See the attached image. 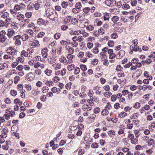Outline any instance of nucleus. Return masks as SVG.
Here are the masks:
<instances>
[{"label": "nucleus", "mask_w": 155, "mask_h": 155, "mask_svg": "<svg viewBox=\"0 0 155 155\" xmlns=\"http://www.w3.org/2000/svg\"><path fill=\"white\" fill-rule=\"evenodd\" d=\"M12 21V19L10 17L6 18L4 21L0 20V27H4L7 28L9 25L11 24Z\"/></svg>", "instance_id": "obj_1"}, {"label": "nucleus", "mask_w": 155, "mask_h": 155, "mask_svg": "<svg viewBox=\"0 0 155 155\" xmlns=\"http://www.w3.org/2000/svg\"><path fill=\"white\" fill-rule=\"evenodd\" d=\"M46 15L49 19L51 20H54L56 17V12L53 9H48L46 11Z\"/></svg>", "instance_id": "obj_2"}, {"label": "nucleus", "mask_w": 155, "mask_h": 155, "mask_svg": "<svg viewBox=\"0 0 155 155\" xmlns=\"http://www.w3.org/2000/svg\"><path fill=\"white\" fill-rule=\"evenodd\" d=\"M40 56H37L35 57H34L33 58V63L34 67L35 68H37L39 67V62L37 60L39 59Z\"/></svg>", "instance_id": "obj_3"}, {"label": "nucleus", "mask_w": 155, "mask_h": 155, "mask_svg": "<svg viewBox=\"0 0 155 155\" xmlns=\"http://www.w3.org/2000/svg\"><path fill=\"white\" fill-rule=\"evenodd\" d=\"M7 53L10 55H12V57H13L17 53V51L12 47H10L7 51Z\"/></svg>", "instance_id": "obj_4"}, {"label": "nucleus", "mask_w": 155, "mask_h": 155, "mask_svg": "<svg viewBox=\"0 0 155 155\" xmlns=\"http://www.w3.org/2000/svg\"><path fill=\"white\" fill-rule=\"evenodd\" d=\"M25 5L22 3L20 4L19 5L16 4L14 7V10L15 11L23 10L25 8Z\"/></svg>", "instance_id": "obj_5"}, {"label": "nucleus", "mask_w": 155, "mask_h": 155, "mask_svg": "<svg viewBox=\"0 0 155 155\" xmlns=\"http://www.w3.org/2000/svg\"><path fill=\"white\" fill-rule=\"evenodd\" d=\"M104 3L107 6L113 7L115 5L116 1L115 0H106Z\"/></svg>", "instance_id": "obj_6"}, {"label": "nucleus", "mask_w": 155, "mask_h": 155, "mask_svg": "<svg viewBox=\"0 0 155 155\" xmlns=\"http://www.w3.org/2000/svg\"><path fill=\"white\" fill-rule=\"evenodd\" d=\"M21 36L20 35L15 36L13 38V40L15 41V44L16 46H19L21 45Z\"/></svg>", "instance_id": "obj_7"}, {"label": "nucleus", "mask_w": 155, "mask_h": 155, "mask_svg": "<svg viewBox=\"0 0 155 155\" xmlns=\"http://www.w3.org/2000/svg\"><path fill=\"white\" fill-rule=\"evenodd\" d=\"M6 32L5 30H2L0 31V42L2 43L5 42L7 39L6 37L5 36Z\"/></svg>", "instance_id": "obj_8"}, {"label": "nucleus", "mask_w": 155, "mask_h": 155, "mask_svg": "<svg viewBox=\"0 0 155 155\" xmlns=\"http://www.w3.org/2000/svg\"><path fill=\"white\" fill-rule=\"evenodd\" d=\"M37 22L39 25H46L48 23V21H45L42 18L38 19L37 21Z\"/></svg>", "instance_id": "obj_9"}, {"label": "nucleus", "mask_w": 155, "mask_h": 155, "mask_svg": "<svg viewBox=\"0 0 155 155\" xmlns=\"http://www.w3.org/2000/svg\"><path fill=\"white\" fill-rule=\"evenodd\" d=\"M48 63L53 64L56 62V59L54 56H50L48 57Z\"/></svg>", "instance_id": "obj_10"}, {"label": "nucleus", "mask_w": 155, "mask_h": 155, "mask_svg": "<svg viewBox=\"0 0 155 155\" xmlns=\"http://www.w3.org/2000/svg\"><path fill=\"white\" fill-rule=\"evenodd\" d=\"M48 50L47 48H45L42 49L41 53L42 57L44 58H46L48 56Z\"/></svg>", "instance_id": "obj_11"}, {"label": "nucleus", "mask_w": 155, "mask_h": 155, "mask_svg": "<svg viewBox=\"0 0 155 155\" xmlns=\"http://www.w3.org/2000/svg\"><path fill=\"white\" fill-rule=\"evenodd\" d=\"M15 32L13 29H8L7 35L9 38H11L15 34Z\"/></svg>", "instance_id": "obj_12"}, {"label": "nucleus", "mask_w": 155, "mask_h": 155, "mask_svg": "<svg viewBox=\"0 0 155 155\" xmlns=\"http://www.w3.org/2000/svg\"><path fill=\"white\" fill-rule=\"evenodd\" d=\"M73 41L71 42V45L74 47H76L78 45V43L77 42L76 36L73 37L72 38Z\"/></svg>", "instance_id": "obj_13"}, {"label": "nucleus", "mask_w": 155, "mask_h": 155, "mask_svg": "<svg viewBox=\"0 0 155 155\" xmlns=\"http://www.w3.org/2000/svg\"><path fill=\"white\" fill-rule=\"evenodd\" d=\"M59 61L61 63H63L65 64H67L66 58L64 55L61 56L59 58Z\"/></svg>", "instance_id": "obj_14"}, {"label": "nucleus", "mask_w": 155, "mask_h": 155, "mask_svg": "<svg viewBox=\"0 0 155 155\" xmlns=\"http://www.w3.org/2000/svg\"><path fill=\"white\" fill-rule=\"evenodd\" d=\"M149 138V137H148L146 136V140H147V142L148 143V145L150 146L154 143V140L151 138L148 139Z\"/></svg>", "instance_id": "obj_15"}, {"label": "nucleus", "mask_w": 155, "mask_h": 155, "mask_svg": "<svg viewBox=\"0 0 155 155\" xmlns=\"http://www.w3.org/2000/svg\"><path fill=\"white\" fill-rule=\"evenodd\" d=\"M31 46H34L35 47L37 48L39 47L40 46V45L39 44V41L38 40H35L34 41Z\"/></svg>", "instance_id": "obj_16"}, {"label": "nucleus", "mask_w": 155, "mask_h": 155, "mask_svg": "<svg viewBox=\"0 0 155 155\" xmlns=\"http://www.w3.org/2000/svg\"><path fill=\"white\" fill-rule=\"evenodd\" d=\"M21 38L23 41H26L28 40L30 36L26 34H24L21 36Z\"/></svg>", "instance_id": "obj_17"}, {"label": "nucleus", "mask_w": 155, "mask_h": 155, "mask_svg": "<svg viewBox=\"0 0 155 155\" xmlns=\"http://www.w3.org/2000/svg\"><path fill=\"white\" fill-rule=\"evenodd\" d=\"M44 73L47 76H50L52 75V71L51 70L47 68L44 71Z\"/></svg>", "instance_id": "obj_18"}, {"label": "nucleus", "mask_w": 155, "mask_h": 155, "mask_svg": "<svg viewBox=\"0 0 155 155\" xmlns=\"http://www.w3.org/2000/svg\"><path fill=\"white\" fill-rule=\"evenodd\" d=\"M125 51L123 50H120L118 54L117 55V56L118 58H121L123 57L125 54Z\"/></svg>", "instance_id": "obj_19"}, {"label": "nucleus", "mask_w": 155, "mask_h": 155, "mask_svg": "<svg viewBox=\"0 0 155 155\" xmlns=\"http://www.w3.org/2000/svg\"><path fill=\"white\" fill-rule=\"evenodd\" d=\"M51 91L54 93H57L58 94L61 92V90L59 89H58L56 87H54L52 88Z\"/></svg>", "instance_id": "obj_20"}, {"label": "nucleus", "mask_w": 155, "mask_h": 155, "mask_svg": "<svg viewBox=\"0 0 155 155\" xmlns=\"http://www.w3.org/2000/svg\"><path fill=\"white\" fill-rule=\"evenodd\" d=\"M75 66L74 64H71L67 66V69L69 71H71L74 69Z\"/></svg>", "instance_id": "obj_21"}, {"label": "nucleus", "mask_w": 155, "mask_h": 155, "mask_svg": "<svg viewBox=\"0 0 155 155\" xmlns=\"http://www.w3.org/2000/svg\"><path fill=\"white\" fill-rule=\"evenodd\" d=\"M110 14L105 13L103 17V18L104 21H109L110 18Z\"/></svg>", "instance_id": "obj_22"}, {"label": "nucleus", "mask_w": 155, "mask_h": 155, "mask_svg": "<svg viewBox=\"0 0 155 155\" xmlns=\"http://www.w3.org/2000/svg\"><path fill=\"white\" fill-rule=\"evenodd\" d=\"M66 48H66V50L68 51V53H69V54H73L74 52V49L73 48L70 47L69 46L68 47L67 46L66 47Z\"/></svg>", "instance_id": "obj_23"}, {"label": "nucleus", "mask_w": 155, "mask_h": 155, "mask_svg": "<svg viewBox=\"0 0 155 155\" xmlns=\"http://www.w3.org/2000/svg\"><path fill=\"white\" fill-rule=\"evenodd\" d=\"M108 134L110 137L113 138L115 135V132L113 130H110L108 131Z\"/></svg>", "instance_id": "obj_24"}, {"label": "nucleus", "mask_w": 155, "mask_h": 155, "mask_svg": "<svg viewBox=\"0 0 155 155\" xmlns=\"http://www.w3.org/2000/svg\"><path fill=\"white\" fill-rule=\"evenodd\" d=\"M9 17V14L7 12H5L3 13L1 16V18L4 19L7 18Z\"/></svg>", "instance_id": "obj_25"}, {"label": "nucleus", "mask_w": 155, "mask_h": 155, "mask_svg": "<svg viewBox=\"0 0 155 155\" xmlns=\"http://www.w3.org/2000/svg\"><path fill=\"white\" fill-rule=\"evenodd\" d=\"M119 20V17L117 16H114L111 18V20L114 23H116Z\"/></svg>", "instance_id": "obj_26"}, {"label": "nucleus", "mask_w": 155, "mask_h": 155, "mask_svg": "<svg viewBox=\"0 0 155 155\" xmlns=\"http://www.w3.org/2000/svg\"><path fill=\"white\" fill-rule=\"evenodd\" d=\"M24 18V15L21 14H20L17 15V18L19 21L23 20Z\"/></svg>", "instance_id": "obj_27"}, {"label": "nucleus", "mask_w": 155, "mask_h": 155, "mask_svg": "<svg viewBox=\"0 0 155 155\" xmlns=\"http://www.w3.org/2000/svg\"><path fill=\"white\" fill-rule=\"evenodd\" d=\"M109 113V112L108 110L105 108L102 110L101 112V114L103 116H106L108 115Z\"/></svg>", "instance_id": "obj_28"}, {"label": "nucleus", "mask_w": 155, "mask_h": 155, "mask_svg": "<svg viewBox=\"0 0 155 155\" xmlns=\"http://www.w3.org/2000/svg\"><path fill=\"white\" fill-rule=\"evenodd\" d=\"M82 109L84 111L85 110H87V111H90L91 109V107L89 106H88V105L87 104H86V105H84L82 106Z\"/></svg>", "instance_id": "obj_29"}, {"label": "nucleus", "mask_w": 155, "mask_h": 155, "mask_svg": "<svg viewBox=\"0 0 155 155\" xmlns=\"http://www.w3.org/2000/svg\"><path fill=\"white\" fill-rule=\"evenodd\" d=\"M21 56L22 57H27L28 56V53L24 50H22L21 52Z\"/></svg>", "instance_id": "obj_30"}, {"label": "nucleus", "mask_w": 155, "mask_h": 155, "mask_svg": "<svg viewBox=\"0 0 155 155\" xmlns=\"http://www.w3.org/2000/svg\"><path fill=\"white\" fill-rule=\"evenodd\" d=\"M29 76L28 78H27V79L29 80H31L33 79L34 77H33V75L32 72H29L28 74L27 77Z\"/></svg>", "instance_id": "obj_31"}, {"label": "nucleus", "mask_w": 155, "mask_h": 155, "mask_svg": "<svg viewBox=\"0 0 155 155\" xmlns=\"http://www.w3.org/2000/svg\"><path fill=\"white\" fill-rule=\"evenodd\" d=\"M36 10H38L39 8L40 5L38 2H35V3H33V6Z\"/></svg>", "instance_id": "obj_32"}, {"label": "nucleus", "mask_w": 155, "mask_h": 155, "mask_svg": "<svg viewBox=\"0 0 155 155\" xmlns=\"http://www.w3.org/2000/svg\"><path fill=\"white\" fill-rule=\"evenodd\" d=\"M141 74V71L140 70H137L136 72L133 74V76L136 77H138L140 76Z\"/></svg>", "instance_id": "obj_33"}, {"label": "nucleus", "mask_w": 155, "mask_h": 155, "mask_svg": "<svg viewBox=\"0 0 155 155\" xmlns=\"http://www.w3.org/2000/svg\"><path fill=\"white\" fill-rule=\"evenodd\" d=\"M101 87H100L97 86L96 87L95 89L96 90L95 92L96 94H101L102 93V91H101Z\"/></svg>", "instance_id": "obj_34"}, {"label": "nucleus", "mask_w": 155, "mask_h": 155, "mask_svg": "<svg viewBox=\"0 0 155 155\" xmlns=\"http://www.w3.org/2000/svg\"><path fill=\"white\" fill-rule=\"evenodd\" d=\"M26 32L30 35V37L31 38L34 34V32L33 30L31 29H28L26 31Z\"/></svg>", "instance_id": "obj_35"}, {"label": "nucleus", "mask_w": 155, "mask_h": 155, "mask_svg": "<svg viewBox=\"0 0 155 155\" xmlns=\"http://www.w3.org/2000/svg\"><path fill=\"white\" fill-rule=\"evenodd\" d=\"M24 61V58L22 56H21L20 57H18L16 59V61H17L18 63H19V62H23Z\"/></svg>", "instance_id": "obj_36"}, {"label": "nucleus", "mask_w": 155, "mask_h": 155, "mask_svg": "<svg viewBox=\"0 0 155 155\" xmlns=\"http://www.w3.org/2000/svg\"><path fill=\"white\" fill-rule=\"evenodd\" d=\"M60 43L62 45L67 46L68 45L70 44V43L67 41L62 40L60 41Z\"/></svg>", "instance_id": "obj_37"}, {"label": "nucleus", "mask_w": 155, "mask_h": 155, "mask_svg": "<svg viewBox=\"0 0 155 155\" xmlns=\"http://www.w3.org/2000/svg\"><path fill=\"white\" fill-rule=\"evenodd\" d=\"M122 8L124 9L127 10L130 8V6L127 3H124L122 5Z\"/></svg>", "instance_id": "obj_38"}, {"label": "nucleus", "mask_w": 155, "mask_h": 155, "mask_svg": "<svg viewBox=\"0 0 155 155\" xmlns=\"http://www.w3.org/2000/svg\"><path fill=\"white\" fill-rule=\"evenodd\" d=\"M80 72V69L79 67H75L74 69V74L77 75Z\"/></svg>", "instance_id": "obj_39"}, {"label": "nucleus", "mask_w": 155, "mask_h": 155, "mask_svg": "<svg viewBox=\"0 0 155 155\" xmlns=\"http://www.w3.org/2000/svg\"><path fill=\"white\" fill-rule=\"evenodd\" d=\"M91 10V8L89 7H86L83 9V11L85 14H86Z\"/></svg>", "instance_id": "obj_40"}, {"label": "nucleus", "mask_w": 155, "mask_h": 155, "mask_svg": "<svg viewBox=\"0 0 155 155\" xmlns=\"http://www.w3.org/2000/svg\"><path fill=\"white\" fill-rule=\"evenodd\" d=\"M145 85H140L138 86V89L141 92L142 91H144L145 90Z\"/></svg>", "instance_id": "obj_41"}, {"label": "nucleus", "mask_w": 155, "mask_h": 155, "mask_svg": "<svg viewBox=\"0 0 155 155\" xmlns=\"http://www.w3.org/2000/svg\"><path fill=\"white\" fill-rule=\"evenodd\" d=\"M93 15L94 17H100L102 15L101 13L96 12H94Z\"/></svg>", "instance_id": "obj_42"}, {"label": "nucleus", "mask_w": 155, "mask_h": 155, "mask_svg": "<svg viewBox=\"0 0 155 155\" xmlns=\"http://www.w3.org/2000/svg\"><path fill=\"white\" fill-rule=\"evenodd\" d=\"M61 34L59 33H56L54 35V38L56 40L59 39L61 36Z\"/></svg>", "instance_id": "obj_43"}, {"label": "nucleus", "mask_w": 155, "mask_h": 155, "mask_svg": "<svg viewBox=\"0 0 155 155\" xmlns=\"http://www.w3.org/2000/svg\"><path fill=\"white\" fill-rule=\"evenodd\" d=\"M3 58L5 60H8L9 59H13V58H12V56L11 55L7 54H5L4 55Z\"/></svg>", "instance_id": "obj_44"}, {"label": "nucleus", "mask_w": 155, "mask_h": 155, "mask_svg": "<svg viewBox=\"0 0 155 155\" xmlns=\"http://www.w3.org/2000/svg\"><path fill=\"white\" fill-rule=\"evenodd\" d=\"M61 68V65L60 63H57L55 65V67L54 68V70H57L59 69H60Z\"/></svg>", "instance_id": "obj_45"}, {"label": "nucleus", "mask_w": 155, "mask_h": 155, "mask_svg": "<svg viewBox=\"0 0 155 155\" xmlns=\"http://www.w3.org/2000/svg\"><path fill=\"white\" fill-rule=\"evenodd\" d=\"M108 48L107 47H105V48H103L102 49V51H103V52H101L100 53V55H101V56L102 55L103 56V57L104 55V53L106 52L107 51H108Z\"/></svg>", "instance_id": "obj_46"}, {"label": "nucleus", "mask_w": 155, "mask_h": 155, "mask_svg": "<svg viewBox=\"0 0 155 155\" xmlns=\"http://www.w3.org/2000/svg\"><path fill=\"white\" fill-rule=\"evenodd\" d=\"M108 46L109 47H113L114 44V42L113 41L110 40L108 42Z\"/></svg>", "instance_id": "obj_47"}, {"label": "nucleus", "mask_w": 155, "mask_h": 155, "mask_svg": "<svg viewBox=\"0 0 155 155\" xmlns=\"http://www.w3.org/2000/svg\"><path fill=\"white\" fill-rule=\"evenodd\" d=\"M32 92L33 94L35 96H37L40 92V91L38 89L33 90Z\"/></svg>", "instance_id": "obj_48"}, {"label": "nucleus", "mask_w": 155, "mask_h": 155, "mask_svg": "<svg viewBox=\"0 0 155 155\" xmlns=\"http://www.w3.org/2000/svg\"><path fill=\"white\" fill-rule=\"evenodd\" d=\"M130 48L131 50L132 48L134 51H136L138 49L139 47L137 45H134V47H133V46H130Z\"/></svg>", "instance_id": "obj_49"}, {"label": "nucleus", "mask_w": 155, "mask_h": 155, "mask_svg": "<svg viewBox=\"0 0 155 155\" xmlns=\"http://www.w3.org/2000/svg\"><path fill=\"white\" fill-rule=\"evenodd\" d=\"M98 60L97 59H94L92 61V64L94 65H96L97 64Z\"/></svg>", "instance_id": "obj_50"}, {"label": "nucleus", "mask_w": 155, "mask_h": 155, "mask_svg": "<svg viewBox=\"0 0 155 155\" xmlns=\"http://www.w3.org/2000/svg\"><path fill=\"white\" fill-rule=\"evenodd\" d=\"M25 87L28 91H30L32 88L31 85L29 84H25Z\"/></svg>", "instance_id": "obj_51"}, {"label": "nucleus", "mask_w": 155, "mask_h": 155, "mask_svg": "<svg viewBox=\"0 0 155 155\" xmlns=\"http://www.w3.org/2000/svg\"><path fill=\"white\" fill-rule=\"evenodd\" d=\"M66 71L67 70L66 69L64 68L62 69L61 71H60L61 75L62 76L64 75L66 73Z\"/></svg>", "instance_id": "obj_52"}, {"label": "nucleus", "mask_w": 155, "mask_h": 155, "mask_svg": "<svg viewBox=\"0 0 155 155\" xmlns=\"http://www.w3.org/2000/svg\"><path fill=\"white\" fill-rule=\"evenodd\" d=\"M123 128L122 127L121 128L120 127V129L118 131V134L119 135H120L121 134H122L124 133V129H125V127L123 126Z\"/></svg>", "instance_id": "obj_53"}, {"label": "nucleus", "mask_w": 155, "mask_h": 155, "mask_svg": "<svg viewBox=\"0 0 155 155\" xmlns=\"http://www.w3.org/2000/svg\"><path fill=\"white\" fill-rule=\"evenodd\" d=\"M14 103L16 104H18L19 105H21L22 104V102L19 99H16L14 101Z\"/></svg>", "instance_id": "obj_54"}, {"label": "nucleus", "mask_w": 155, "mask_h": 155, "mask_svg": "<svg viewBox=\"0 0 155 155\" xmlns=\"http://www.w3.org/2000/svg\"><path fill=\"white\" fill-rule=\"evenodd\" d=\"M68 5V3L67 2L63 1L61 3L62 7L64 8H66Z\"/></svg>", "instance_id": "obj_55"}, {"label": "nucleus", "mask_w": 155, "mask_h": 155, "mask_svg": "<svg viewBox=\"0 0 155 155\" xmlns=\"http://www.w3.org/2000/svg\"><path fill=\"white\" fill-rule=\"evenodd\" d=\"M46 84L48 86H51L53 85L54 83L51 81H49L46 83Z\"/></svg>", "instance_id": "obj_56"}, {"label": "nucleus", "mask_w": 155, "mask_h": 155, "mask_svg": "<svg viewBox=\"0 0 155 155\" xmlns=\"http://www.w3.org/2000/svg\"><path fill=\"white\" fill-rule=\"evenodd\" d=\"M48 88L47 87H43L42 88V91L43 93H45L48 92Z\"/></svg>", "instance_id": "obj_57"}, {"label": "nucleus", "mask_w": 155, "mask_h": 155, "mask_svg": "<svg viewBox=\"0 0 155 155\" xmlns=\"http://www.w3.org/2000/svg\"><path fill=\"white\" fill-rule=\"evenodd\" d=\"M20 77L18 76H15L14 78V83L16 84L20 80Z\"/></svg>", "instance_id": "obj_58"}, {"label": "nucleus", "mask_w": 155, "mask_h": 155, "mask_svg": "<svg viewBox=\"0 0 155 155\" xmlns=\"http://www.w3.org/2000/svg\"><path fill=\"white\" fill-rule=\"evenodd\" d=\"M45 35V33L43 32H41L38 33L37 36V37L38 38H41L42 37Z\"/></svg>", "instance_id": "obj_59"}, {"label": "nucleus", "mask_w": 155, "mask_h": 155, "mask_svg": "<svg viewBox=\"0 0 155 155\" xmlns=\"http://www.w3.org/2000/svg\"><path fill=\"white\" fill-rule=\"evenodd\" d=\"M127 114L124 112H122L120 113L118 115L120 117H123L126 116Z\"/></svg>", "instance_id": "obj_60"}, {"label": "nucleus", "mask_w": 155, "mask_h": 155, "mask_svg": "<svg viewBox=\"0 0 155 155\" xmlns=\"http://www.w3.org/2000/svg\"><path fill=\"white\" fill-rule=\"evenodd\" d=\"M100 112V109L99 107H96L94 109V112L95 114H97Z\"/></svg>", "instance_id": "obj_61"}, {"label": "nucleus", "mask_w": 155, "mask_h": 155, "mask_svg": "<svg viewBox=\"0 0 155 155\" xmlns=\"http://www.w3.org/2000/svg\"><path fill=\"white\" fill-rule=\"evenodd\" d=\"M66 57L69 60L72 61L74 58V56L71 54H68L67 55Z\"/></svg>", "instance_id": "obj_62"}, {"label": "nucleus", "mask_w": 155, "mask_h": 155, "mask_svg": "<svg viewBox=\"0 0 155 155\" xmlns=\"http://www.w3.org/2000/svg\"><path fill=\"white\" fill-rule=\"evenodd\" d=\"M32 15V13L31 12H28L25 13V16L27 18H29L31 17Z\"/></svg>", "instance_id": "obj_63"}, {"label": "nucleus", "mask_w": 155, "mask_h": 155, "mask_svg": "<svg viewBox=\"0 0 155 155\" xmlns=\"http://www.w3.org/2000/svg\"><path fill=\"white\" fill-rule=\"evenodd\" d=\"M110 37L111 38L115 39L117 38L118 35L116 33H114L111 35Z\"/></svg>", "instance_id": "obj_64"}]
</instances>
